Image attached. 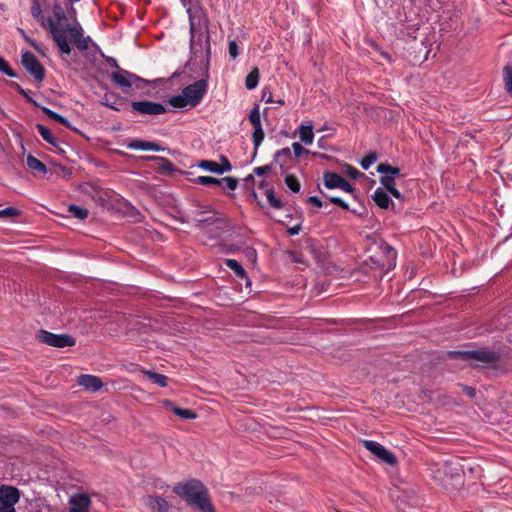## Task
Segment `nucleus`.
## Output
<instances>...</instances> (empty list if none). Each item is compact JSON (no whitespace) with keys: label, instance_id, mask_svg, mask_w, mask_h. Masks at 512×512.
I'll list each match as a JSON object with an SVG mask.
<instances>
[{"label":"nucleus","instance_id":"49530a36","mask_svg":"<svg viewBox=\"0 0 512 512\" xmlns=\"http://www.w3.org/2000/svg\"><path fill=\"white\" fill-rule=\"evenodd\" d=\"M228 52L232 59H236L239 55V47L235 40H230L228 44Z\"/></svg>","mask_w":512,"mask_h":512},{"label":"nucleus","instance_id":"2f4dec72","mask_svg":"<svg viewBox=\"0 0 512 512\" xmlns=\"http://www.w3.org/2000/svg\"><path fill=\"white\" fill-rule=\"evenodd\" d=\"M285 184L287 187L294 193H298L301 189V184L299 179L294 174H288L285 177Z\"/></svg>","mask_w":512,"mask_h":512},{"label":"nucleus","instance_id":"09e8293b","mask_svg":"<svg viewBox=\"0 0 512 512\" xmlns=\"http://www.w3.org/2000/svg\"><path fill=\"white\" fill-rule=\"evenodd\" d=\"M221 180L222 183H225L226 187L231 191H234L238 186V179L234 177H224Z\"/></svg>","mask_w":512,"mask_h":512},{"label":"nucleus","instance_id":"ddd939ff","mask_svg":"<svg viewBox=\"0 0 512 512\" xmlns=\"http://www.w3.org/2000/svg\"><path fill=\"white\" fill-rule=\"evenodd\" d=\"M324 185L328 189L339 188L347 193H354L355 188L337 173L326 171L323 174Z\"/></svg>","mask_w":512,"mask_h":512},{"label":"nucleus","instance_id":"b1692460","mask_svg":"<svg viewBox=\"0 0 512 512\" xmlns=\"http://www.w3.org/2000/svg\"><path fill=\"white\" fill-rule=\"evenodd\" d=\"M260 73L257 67H254L245 78V87L248 90H253L259 83Z\"/></svg>","mask_w":512,"mask_h":512},{"label":"nucleus","instance_id":"5fc2aeb1","mask_svg":"<svg viewBox=\"0 0 512 512\" xmlns=\"http://www.w3.org/2000/svg\"><path fill=\"white\" fill-rule=\"evenodd\" d=\"M308 202L318 208H321L323 206V202L317 196H310L308 198Z\"/></svg>","mask_w":512,"mask_h":512},{"label":"nucleus","instance_id":"de8ad7c7","mask_svg":"<svg viewBox=\"0 0 512 512\" xmlns=\"http://www.w3.org/2000/svg\"><path fill=\"white\" fill-rule=\"evenodd\" d=\"M344 172L351 179H358L362 175L361 172L351 165H346Z\"/></svg>","mask_w":512,"mask_h":512},{"label":"nucleus","instance_id":"e433bc0d","mask_svg":"<svg viewBox=\"0 0 512 512\" xmlns=\"http://www.w3.org/2000/svg\"><path fill=\"white\" fill-rule=\"evenodd\" d=\"M196 184L204 185V186H210V185H221L222 180H219L217 178L211 177V176H198L195 179Z\"/></svg>","mask_w":512,"mask_h":512},{"label":"nucleus","instance_id":"c03bdc74","mask_svg":"<svg viewBox=\"0 0 512 512\" xmlns=\"http://www.w3.org/2000/svg\"><path fill=\"white\" fill-rule=\"evenodd\" d=\"M293 154L295 158H300L303 155H308L310 153L309 150L305 149L300 143L294 142L292 144Z\"/></svg>","mask_w":512,"mask_h":512},{"label":"nucleus","instance_id":"a18cd8bd","mask_svg":"<svg viewBox=\"0 0 512 512\" xmlns=\"http://www.w3.org/2000/svg\"><path fill=\"white\" fill-rule=\"evenodd\" d=\"M20 214V211L15 207H7L0 210V218L15 217Z\"/></svg>","mask_w":512,"mask_h":512},{"label":"nucleus","instance_id":"aec40b11","mask_svg":"<svg viewBox=\"0 0 512 512\" xmlns=\"http://www.w3.org/2000/svg\"><path fill=\"white\" fill-rule=\"evenodd\" d=\"M26 163L28 168L36 174H45L47 172L46 165L33 155L27 156Z\"/></svg>","mask_w":512,"mask_h":512},{"label":"nucleus","instance_id":"58836bf2","mask_svg":"<svg viewBox=\"0 0 512 512\" xmlns=\"http://www.w3.org/2000/svg\"><path fill=\"white\" fill-rule=\"evenodd\" d=\"M31 14L36 20H38L41 23H42V21H46V19L43 16V13H42L41 6L39 5V3L36 0L33 1L32 7H31Z\"/></svg>","mask_w":512,"mask_h":512},{"label":"nucleus","instance_id":"4468645a","mask_svg":"<svg viewBox=\"0 0 512 512\" xmlns=\"http://www.w3.org/2000/svg\"><path fill=\"white\" fill-rule=\"evenodd\" d=\"M143 504L152 512H168L169 503L158 495H146L143 497Z\"/></svg>","mask_w":512,"mask_h":512},{"label":"nucleus","instance_id":"473e14b6","mask_svg":"<svg viewBox=\"0 0 512 512\" xmlns=\"http://www.w3.org/2000/svg\"><path fill=\"white\" fill-rule=\"evenodd\" d=\"M68 212L75 218L79 220H84L88 217V210L86 208L77 206V205H70L68 207Z\"/></svg>","mask_w":512,"mask_h":512},{"label":"nucleus","instance_id":"6e6d98bb","mask_svg":"<svg viewBox=\"0 0 512 512\" xmlns=\"http://www.w3.org/2000/svg\"><path fill=\"white\" fill-rule=\"evenodd\" d=\"M301 231V225H295L293 227L288 228L287 233L290 236L298 235Z\"/></svg>","mask_w":512,"mask_h":512},{"label":"nucleus","instance_id":"f03ea898","mask_svg":"<svg viewBox=\"0 0 512 512\" xmlns=\"http://www.w3.org/2000/svg\"><path fill=\"white\" fill-rule=\"evenodd\" d=\"M175 494L185 499L190 505L201 512H215L208 498V491L201 481L192 479L174 486Z\"/></svg>","mask_w":512,"mask_h":512},{"label":"nucleus","instance_id":"1a4fd4ad","mask_svg":"<svg viewBox=\"0 0 512 512\" xmlns=\"http://www.w3.org/2000/svg\"><path fill=\"white\" fill-rule=\"evenodd\" d=\"M20 500L18 488L9 485L0 486V512H16L15 504Z\"/></svg>","mask_w":512,"mask_h":512},{"label":"nucleus","instance_id":"c9c22d12","mask_svg":"<svg viewBox=\"0 0 512 512\" xmlns=\"http://www.w3.org/2000/svg\"><path fill=\"white\" fill-rule=\"evenodd\" d=\"M249 122L253 128L262 126L259 112V105H255L249 113Z\"/></svg>","mask_w":512,"mask_h":512},{"label":"nucleus","instance_id":"412c9836","mask_svg":"<svg viewBox=\"0 0 512 512\" xmlns=\"http://www.w3.org/2000/svg\"><path fill=\"white\" fill-rule=\"evenodd\" d=\"M166 404L168 406H172L173 413L175 415H177L178 417L182 418V419L192 420V419H196L197 418V413L194 412L191 409L180 408V407H177V406H173L172 402H170V401H166Z\"/></svg>","mask_w":512,"mask_h":512},{"label":"nucleus","instance_id":"7ed1b4c3","mask_svg":"<svg viewBox=\"0 0 512 512\" xmlns=\"http://www.w3.org/2000/svg\"><path fill=\"white\" fill-rule=\"evenodd\" d=\"M207 88V79L202 78L184 87L180 95L170 97L168 102L174 108L195 107L202 101Z\"/></svg>","mask_w":512,"mask_h":512},{"label":"nucleus","instance_id":"a878e982","mask_svg":"<svg viewBox=\"0 0 512 512\" xmlns=\"http://www.w3.org/2000/svg\"><path fill=\"white\" fill-rule=\"evenodd\" d=\"M144 374L148 377V379L157 384L160 387H166L168 385V377L164 374H160L153 371H144Z\"/></svg>","mask_w":512,"mask_h":512},{"label":"nucleus","instance_id":"13d9d810","mask_svg":"<svg viewBox=\"0 0 512 512\" xmlns=\"http://www.w3.org/2000/svg\"><path fill=\"white\" fill-rule=\"evenodd\" d=\"M393 197L397 198V199H401L402 198V194L400 193V191L395 187L394 189H392L390 192H389Z\"/></svg>","mask_w":512,"mask_h":512},{"label":"nucleus","instance_id":"393cba45","mask_svg":"<svg viewBox=\"0 0 512 512\" xmlns=\"http://www.w3.org/2000/svg\"><path fill=\"white\" fill-rule=\"evenodd\" d=\"M225 265L231 269L235 275L239 278H246L247 273L242 267V265L235 259H225L224 260Z\"/></svg>","mask_w":512,"mask_h":512},{"label":"nucleus","instance_id":"c85d7f7f","mask_svg":"<svg viewBox=\"0 0 512 512\" xmlns=\"http://www.w3.org/2000/svg\"><path fill=\"white\" fill-rule=\"evenodd\" d=\"M377 172L384 175L393 176L395 178V176L400 174V169L388 163H380L377 166Z\"/></svg>","mask_w":512,"mask_h":512},{"label":"nucleus","instance_id":"79ce46f5","mask_svg":"<svg viewBox=\"0 0 512 512\" xmlns=\"http://www.w3.org/2000/svg\"><path fill=\"white\" fill-rule=\"evenodd\" d=\"M0 71L4 74H6L9 77H15L16 73L14 70L10 67L9 63L0 56Z\"/></svg>","mask_w":512,"mask_h":512},{"label":"nucleus","instance_id":"bb28decb","mask_svg":"<svg viewBox=\"0 0 512 512\" xmlns=\"http://www.w3.org/2000/svg\"><path fill=\"white\" fill-rule=\"evenodd\" d=\"M36 129L41 137L49 144L57 146V139L54 137L52 132L44 125L37 124Z\"/></svg>","mask_w":512,"mask_h":512},{"label":"nucleus","instance_id":"8fccbe9b","mask_svg":"<svg viewBox=\"0 0 512 512\" xmlns=\"http://www.w3.org/2000/svg\"><path fill=\"white\" fill-rule=\"evenodd\" d=\"M326 198L332 203V204H335L345 210H349V205L344 201L342 200L341 198L339 197H336V196H326Z\"/></svg>","mask_w":512,"mask_h":512},{"label":"nucleus","instance_id":"dca6fc26","mask_svg":"<svg viewBox=\"0 0 512 512\" xmlns=\"http://www.w3.org/2000/svg\"><path fill=\"white\" fill-rule=\"evenodd\" d=\"M78 384L91 392H96L103 387L101 378L90 374L80 375L78 377Z\"/></svg>","mask_w":512,"mask_h":512},{"label":"nucleus","instance_id":"5701e85b","mask_svg":"<svg viewBox=\"0 0 512 512\" xmlns=\"http://www.w3.org/2000/svg\"><path fill=\"white\" fill-rule=\"evenodd\" d=\"M147 159L158 161L160 170L166 174H172L173 172L176 171L172 162L170 160H168L167 158L159 157V156H150V157H147Z\"/></svg>","mask_w":512,"mask_h":512},{"label":"nucleus","instance_id":"cd10ccee","mask_svg":"<svg viewBox=\"0 0 512 512\" xmlns=\"http://www.w3.org/2000/svg\"><path fill=\"white\" fill-rule=\"evenodd\" d=\"M42 111L51 119V120H54L56 122H58L59 124L65 126V127H70V123L69 121L63 117L62 115L56 113L55 111L49 109V108H46V107H42Z\"/></svg>","mask_w":512,"mask_h":512},{"label":"nucleus","instance_id":"f704fd0d","mask_svg":"<svg viewBox=\"0 0 512 512\" xmlns=\"http://www.w3.org/2000/svg\"><path fill=\"white\" fill-rule=\"evenodd\" d=\"M265 195L267 197V200L269 202V204L275 208V209H282L283 208V203L282 201L276 197L275 195V192L274 190L271 188V189H267L266 192H265Z\"/></svg>","mask_w":512,"mask_h":512},{"label":"nucleus","instance_id":"052dcab7","mask_svg":"<svg viewBox=\"0 0 512 512\" xmlns=\"http://www.w3.org/2000/svg\"><path fill=\"white\" fill-rule=\"evenodd\" d=\"M26 40L30 43V45H31L33 48L38 49V45H37V43H36L35 41L30 40V39H28V38H26Z\"/></svg>","mask_w":512,"mask_h":512},{"label":"nucleus","instance_id":"bf43d9fd","mask_svg":"<svg viewBox=\"0 0 512 512\" xmlns=\"http://www.w3.org/2000/svg\"><path fill=\"white\" fill-rule=\"evenodd\" d=\"M108 62L110 63V65H111V66H113V67H115V68H117V69H118V68H120V67L118 66L117 61H116L114 58H110V59L108 60Z\"/></svg>","mask_w":512,"mask_h":512},{"label":"nucleus","instance_id":"37998d69","mask_svg":"<svg viewBox=\"0 0 512 512\" xmlns=\"http://www.w3.org/2000/svg\"><path fill=\"white\" fill-rule=\"evenodd\" d=\"M262 100L265 101L266 103H276L278 105H284L283 99L275 100V97H273L272 93L269 90H267L266 88L263 89Z\"/></svg>","mask_w":512,"mask_h":512},{"label":"nucleus","instance_id":"603ef678","mask_svg":"<svg viewBox=\"0 0 512 512\" xmlns=\"http://www.w3.org/2000/svg\"><path fill=\"white\" fill-rule=\"evenodd\" d=\"M270 170H271V166L270 165H264V166L256 167L254 169V173L256 175H258V176H262V175H265L268 172H270Z\"/></svg>","mask_w":512,"mask_h":512},{"label":"nucleus","instance_id":"7c9ffc66","mask_svg":"<svg viewBox=\"0 0 512 512\" xmlns=\"http://www.w3.org/2000/svg\"><path fill=\"white\" fill-rule=\"evenodd\" d=\"M265 134L262 126L253 128L252 141L254 145V153L257 152L258 148L264 140Z\"/></svg>","mask_w":512,"mask_h":512},{"label":"nucleus","instance_id":"39448f33","mask_svg":"<svg viewBox=\"0 0 512 512\" xmlns=\"http://www.w3.org/2000/svg\"><path fill=\"white\" fill-rule=\"evenodd\" d=\"M447 356L450 359H461L464 361L475 360L483 363H493L497 360L496 354L488 350L448 351Z\"/></svg>","mask_w":512,"mask_h":512},{"label":"nucleus","instance_id":"f257e3e1","mask_svg":"<svg viewBox=\"0 0 512 512\" xmlns=\"http://www.w3.org/2000/svg\"><path fill=\"white\" fill-rule=\"evenodd\" d=\"M53 17L42 21V27L47 29L61 54L69 55L72 48L68 42L71 38L75 47L84 51L89 48L91 38L84 36V30L80 23H69L68 17L62 5L55 3L52 8Z\"/></svg>","mask_w":512,"mask_h":512},{"label":"nucleus","instance_id":"f3484780","mask_svg":"<svg viewBox=\"0 0 512 512\" xmlns=\"http://www.w3.org/2000/svg\"><path fill=\"white\" fill-rule=\"evenodd\" d=\"M127 148L132 150H145V151H164L165 149L158 143L146 141L142 139H133L127 144Z\"/></svg>","mask_w":512,"mask_h":512},{"label":"nucleus","instance_id":"4c0bfd02","mask_svg":"<svg viewBox=\"0 0 512 512\" xmlns=\"http://www.w3.org/2000/svg\"><path fill=\"white\" fill-rule=\"evenodd\" d=\"M377 160V154L374 151L369 152L360 161V165L363 169L367 170Z\"/></svg>","mask_w":512,"mask_h":512},{"label":"nucleus","instance_id":"423d86ee","mask_svg":"<svg viewBox=\"0 0 512 512\" xmlns=\"http://www.w3.org/2000/svg\"><path fill=\"white\" fill-rule=\"evenodd\" d=\"M112 82L120 88H130L135 86L137 89L142 88L141 84H147V81L140 76L133 74L125 69L118 68L110 74Z\"/></svg>","mask_w":512,"mask_h":512},{"label":"nucleus","instance_id":"680f3d73","mask_svg":"<svg viewBox=\"0 0 512 512\" xmlns=\"http://www.w3.org/2000/svg\"><path fill=\"white\" fill-rule=\"evenodd\" d=\"M72 2H79L80 0H71Z\"/></svg>","mask_w":512,"mask_h":512},{"label":"nucleus","instance_id":"4be33fe9","mask_svg":"<svg viewBox=\"0 0 512 512\" xmlns=\"http://www.w3.org/2000/svg\"><path fill=\"white\" fill-rule=\"evenodd\" d=\"M299 137L305 145L312 144L314 140L313 126L301 124L299 127Z\"/></svg>","mask_w":512,"mask_h":512},{"label":"nucleus","instance_id":"f8f14e48","mask_svg":"<svg viewBox=\"0 0 512 512\" xmlns=\"http://www.w3.org/2000/svg\"><path fill=\"white\" fill-rule=\"evenodd\" d=\"M363 446L384 463L394 466L397 463L395 455L376 441L364 440Z\"/></svg>","mask_w":512,"mask_h":512},{"label":"nucleus","instance_id":"ea45409f","mask_svg":"<svg viewBox=\"0 0 512 512\" xmlns=\"http://www.w3.org/2000/svg\"><path fill=\"white\" fill-rule=\"evenodd\" d=\"M380 183L381 185L390 192L392 189H394L395 186V178L393 176L383 175L380 177Z\"/></svg>","mask_w":512,"mask_h":512},{"label":"nucleus","instance_id":"6e6552de","mask_svg":"<svg viewBox=\"0 0 512 512\" xmlns=\"http://www.w3.org/2000/svg\"><path fill=\"white\" fill-rule=\"evenodd\" d=\"M40 342L56 348L71 347L76 344V340L67 334H54L46 330H40L38 333Z\"/></svg>","mask_w":512,"mask_h":512},{"label":"nucleus","instance_id":"4d7b16f0","mask_svg":"<svg viewBox=\"0 0 512 512\" xmlns=\"http://www.w3.org/2000/svg\"><path fill=\"white\" fill-rule=\"evenodd\" d=\"M463 391L470 398H474L476 396V391H475V389L473 387L464 386Z\"/></svg>","mask_w":512,"mask_h":512},{"label":"nucleus","instance_id":"0eeeda50","mask_svg":"<svg viewBox=\"0 0 512 512\" xmlns=\"http://www.w3.org/2000/svg\"><path fill=\"white\" fill-rule=\"evenodd\" d=\"M202 37L203 36L200 35L197 41H195L193 38L191 39V51L196 59L200 58V64L204 66L205 75L206 78H208L211 47L209 42V35L204 36L203 41Z\"/></svg>","mask_w":512,"mask_h":512},{"label":"nucleus","instance_id":"a211bd4d","mask_svg":"<svg viewBox=\"0 0 512 512\" xmlns=\"http://www.w3.org/2000/svg\"><path fill=\"white\" fill-rule=\"evenodd\" d=\"M372 199L374 200L376 205L381 209H387L389 208L390 205L394 207V203L391 201L386 191H384L382 188H377L374 191Z\"/></svg>","mask_w":512,"mask_h":512},{"label":"nucleus","instance_id":"20e7f679","mask_svg":"<svg viewBox=\"0 0 512 512\" xmlns=\"http://www.w3.org/2000/svg\"><path fill=\"white\" fill-rule=\"evenodd\" d=\"M379 249L381 257L371 256L370 261L375 265V267H379L381 270H384V272L381 273L382 276L395 267L397 253L394 248L383 241L380 242Z\"/></svg>","mask_w":512,"mask_h":512},{"label":"nucleus","instance_id":"9b49d317","mask_svg":"<svg viewBox=\"0 0 512 512\" xmlns=\"http://www.w3.org/2000/svg\"><path fill=\"white\" fill-rule=\"evenodd\" d=\"M131 109L133 112L140 115L157 116L166 113V107L157 102L142 100L131 102Z\"/></svg>","mask_w":512,"mask_h":512},{"label":"nucleus","instance_id":"9d476101","mask_svg":"<svg viewBox=\"0 0 512 512\" xmlns=\"http://www.w3.org/2000/svg\"><path fill=\"white\" fill-rule=\"evenodd\" d=\"M21 64L36 81L41 82L44 80L45 68L32 52L26 51L22 54Z\"/></svg>","mask_w":512,"mask_h":512},{"label":"nucleus","instance_id":"a19ab883","mask_svg":"<svg viewBox=\"0 0 512 512\" xmlns=\"http://www.w3.org/2000/svg\"><path fill=\"white\" fill-rule=\"evenodd\" d=\"M12 86L16 89V91L26 98V100L32 103L34 106L39 107V105L30 97V90L23 89L18 83L12 82Z\"/></svg>","mask_w":512,"mask_h":512},{"label":"nucleus","instance_id":"72a5a7b5","mask_svg":"<svg viewBox=\"0 0 512 512\" xmlns=\"http://www.w3.org/2000/svg\"><path fill=\"white\" fill-rule=\"evenodd\" d=\"M198 167L213 172L216 174H221V169L219 168V164L212 160H202L199 162Z\"/></svg>","mask_w":512,"mask_h":512},{"label":"nucleus","instance_id":"2eb2a0df","mask_svg":"<svg viewBox=\"0 0 512 512\" xmlns=\"http://www.w3.org/2000/svg\"><path fill=\"white\" fill-rule=\"evenodd\" d=\"M70 512H88L91 504L90 497L87 494H76L70 498Z\"/></svg>","mask_w":512,"mask_h":512},{"label":"nucleus","instance_id":"3c124183","mask_svg":"<svg viewBox=\"0 0 512 512\" xmlns=\"http://www.w3.org/2000/svg\"><path fill=\"white\" fill-rule=\"evenodd\" d=\"M220 160L221 164H219V168L221 169V174L232 169V165L226 156L222 155Z\"/></svg>","mask_w":512,"mask_h":512},{"label":"nucleus","instance_id":"6ab92c4d","mask_svg":"<svg viewBox=\"0 0 512 512\" xmlns=\"http://www.w3.org/2000/svg\"><path fill=\"white\" fill-rule=\"evenodd\" d=\"M292 159V151L290 148L286 147L276 151L274 155V161L279 164L282 171L288 169V162Z\"/></svg>","mask_w":512,"mask_h":512},{"label":"nucleus","instance_id":"c756f323","mask_svg":"<svg viewBox=\"0 0 512 512\" xmlns=\"http://www.w3.org/2000/svg\"><path fill=\"white\" fill-rule=\"evenodd\" d=\"M503 82L507 93L512 97V67L509 65L503 68Z\"/></svg>","mask_w":512,"mask_h":512},{"label":"nucleus","instance_id":"864d4df0","mask_svg":"<svg viewBox=\"0 0 512 512\" xmlns=\"http://www.w3.org/2000/svg\"><path fill=\"white\" fill-rule=\"evenodd\" d=\"M289 255H290L291 261H293L295 263H304V260H303V257L301 254H299L295 251H290Z\"/></svg>","mask_w":512,"mask_h":512}]
</instances>
